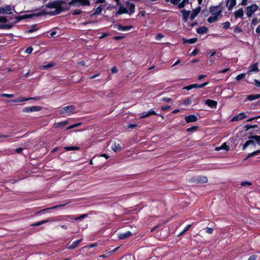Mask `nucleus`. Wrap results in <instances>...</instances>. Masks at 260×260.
Masks as SVG:
<instances>
[{
  "label": "nucleus",
  "mask_w": 260,
  "mask_h": 260,
  "mask_svg": "<svg viewBox=\"0 0 260 260\" xmlns=\"http://www.w3.org/2000/svg\"><path fill=\"white\" fill-rule=\"evenodd\" d=\"M250 144L255 146L256 145L255 140L249 139V140L247 141L243 145V150H245V149Z\"/></svg>",
  "instance_id": "27"
},
{
  "label": "nucleus",
  "mask_w": 260,
  "mask_h": 260,
  "mask_svg": "<svg viewBox=\"0 0 260 260\" xmlns=\"http://www.w3.org/2000/svg\"><path fill=\"white\" fill-rule=\"evenodd\" d=\"M244 14L243 8H240L234 12V16L236 19L241 18Z\"/></svg>",
  "instance_id": "24"
},
{
  "label": "nucleus",
  "mask_w": 260,
  "mask_h": 260,
  "mask_svg": "<svg viewBox=\"0 0 260 260\" xmlns=\"http://www.w3.org/2000/svg\"><path fill=\"white\" fill-rule=\"evenodd\" d=\"M199 52V49L198 48H195L190 53V56H195Z\"/></svg>",
  "instance_id": "54"
},
{
  "label": "nucleus",
  "mask_w": 260,
  "mask_h": 260,
  "mask_svg": "<svg viewBox=\"0 0 260 260\" xmlns=\"http://www.w3.org/2000/svg\"><path fill=\"white\" fill-rule=\"evenodd\" d=\"M76 6H90L89 0H76Z\"/></svg>",
  "instance_id": "20"
},
{
  "label": "nucleus",
  "mask_w": 260,
  "mask_h": 260,
  "mask_svg": "<svg viewBox=\"0 0 260 260\" xmlns=\"http://www.w3.org/2000/svg\"><path fill=\"white\" fill-rule=\"evenodd\" d=\"M258 71V63H255L253 64L250 66L249 68V70L247 72V73H249L250 72H257Z\"/></svg>",
  "instance_id": "21"
},
{
  "label": "nucleus",
  "mask_w": 260,
  "mask_h": 260,
  "mask_svg": "<svg viewBox=\"0 0 260 260\" xmlns=\"http://www.w3.org/2000/svg\"><path fill=\"white\" fill-rule=\"evenodd\" d=\"M46 15V10H44L39 13H31L29 14H24L23 15V19H29L32 18L34 17H39L41 16Z\"/></svg>",
  "instance_id": "10"
},
{
  "label": "nucleus",
  "mask_w": 260,
  "mask_h": 260,
  "mask_svg": "<svg viewBox=\"0 0 260 260\" xmlns=\"http://www.w3.org/2000/svg\"><path fill=\"white\" fill-rule=\"evenodd\" d=\"M64 149L67 151L79 150V147L75 146H67L64 147Z\"/></svg>",
  "instance_id": "40"
},
{
  "label": "nucleus",
  "mask_w": 260,
  "mask_h": 260,
  "mask_svg": "<svg viewBox=\"0 0 260 260\" xmlns=\"http://www.w3.org/2000/svg\"><path fill=\"white\" fill-rule=\"evenodd\" d=\"M222 11L223 9L221 5L216 6H210L209 7V12L212 16L208 18V22L212 23L217 21L219 16L221 15Z\"/></svg>",
  "instance_id": "3"
},
{
  "label": "nucleus",
  "mask_w": 260,
  "mask_h": 260,
  "mask_svg": "<svg viewBox=\"0 0 260 260\" xmlns=\"http://www.w3.org/2000/svg\"><path fill=\"white\" fill-rule=\"evenodd\" d=\"M190 181L197 183H205L208 182V179L206 176H199L192 178Z\"/></svg>",
  "instance_id": "8"
},
{
  "label": "nucleus",
  "mask_w": 260,
  "mask_h": 260,
  "mask_svg": "<svg viewBox=\"0 0 260 260\" xmlns=\"http://www.w3.org/2000/svg\"><path fill=\"white\" fill-rule=\"evenodd\" d=\"M198 128V126H192L189 128H187L186 130L187 132H190L192 131H195Z\"/></svg>",
  "instance_id": "42"
},
{
  "label": "nucleus",
  "mask_w": 260,
  "mask_h": 260,
  "mask_svg": "<svg viewBox=\"0 0 260 260\" xmlns=\"http://www.w3.org/2000/svg\"><path fill=\"white\" fill-rule=\"evenodd\" d=\"M208 28L206 26H202L199 28H198L197 29V32L199 34H206L208 32Z\"/></svg>",
  "instance_id": "29"
},
{
  "label": "nucleus",
  "mask_w": 260,
  "mask_h": 260,
  "mask_svg": "<svg viewBox=\"0 0 260 260\" xmlns=\"http://www.w3.org/2000/svg\"><path fill=\"white\" fill-rule=\"evenodd\" d=\"M157 115V114L152 109L150 110L148 112L145 114V113H142L141 115L140 116V118L141 119H143L148 117H149L151 115Z\"/></svg>",
  "instance_id": "18"
},
{
  "label": "nucleus",
  "mask_w": 260,
  "mask_h": 260,
  "mask_svg": "<svg viewBox=\"0 0 260 260\" xmlns=\"http://www.w3.org/2000/svg\"><path fill=\"white\" fill-rule=\"evenodd\" d=\"M222 25H223V28H224L225 29H227L229 28L231 26V24H230V22H229V21H226V22L223 23Z\"/></svg>",
  "instance_id": "44"
},
{
  "label": "nucleus",
  "mask_w": 260,
  "mask_h": 260,
  "mask_svg": "<svg viewBox=\"0 0 260 260\" xmlns=\"http://www.w3.org/2000/svg\"><path fill=\"white\" fill-rule=\"evenodd\" d=\"M112 149L114 152H117L121 150V147L120 144H116L115 143L114 145L112 146Z\"/></svg>",
  "instance_id": "37"
},
{
  "label": "nucleus",
  "mask_w": 260,
  "mask_h": 260,
  "mask_svg": "<svg viewBox=\"0 0 260 260\" xmlns=\"http://www.w3.org/2000/svg\"><path fill=\"white\" fill-rule=\"evenodd\" d=\"M133 27V25L123 26L121 24H116L114 28H116L118 30L128 31Z\"/></svg>",
  "instance_id": "11"
},
{
  "label": "nucleus",
  "mask_w": 260,
  "mask_h": 260,
  "mask_svg": "<svg viewBox=\"0 0 260 260\" xmlns=\"http://www.w3.org/2000/svg\"><path fill=\"white\" fill-rule=\"evenodd\" d=\"M185 120L186 123H190L196 122L198 120V117L197 116L193 114L189 115L185 117Z\"/></svg>",
  "instance_id": "15"
},
{
  "label": "nucleus",
  "mask_w": 260,
  "mask_h": 260,
  "mask_svg": "<svg viewBox=\"0 0 260 260\" xmlns=\"http://www.w3.org/2000/svg\"><path fill=\"white\" fill-rule=\"evenodd\" d=\"M258 23V19L256 17H254L252 19V21H251V24L252 25H256Z\"/></svg>",
  "instance_id": "57"
},
{
  "label": "nucleus",
  "mask_w": 260,
  "mask_h": 260,
  "mask_svg": "<svg viewBox=\"0 0 260 260\" xmlns=\"http://www.w3.org/2000/svg\"><path fill=\"white\" fill-rule=\"evenodd\" d=\"M189 3V0H183L182 2L179 3L178 6L179 9H182L184 8L186 4Z\"/></svg>",
  "instance_id": "35"
},
{
  "label": "nucleus",
  "mask_w": 260,
  "mask_h": 260,
  "mask_svg": "<svg viewBox=\"0 0 260 260\" xmlns=\"http://www.w3.org/2000/svg\"><path fill=\"white\" fill-rule=\"evenodd\" d=\"M66 204H59V205H55V206H52L50 208H46V209H43V210H41L39 211H37L36 212V214H38L40 213H42V212H44L45 211H46L48 210H50V209H55V208H58V207H63Z\"/></svg>",
  "instance_id": "23"
},
{
  "label": "nucleus",
  "mask_w": 260,
  "mask_h": 260,
  "mask_svg": "<svg viewBox=\"0 0 260 260\" xmlns=\"http://www.w3.org/2000/svg\"><path fill=\"white\" fill-rule=\"evenodd\" d=\"M251 154V156H254L260 154V150L255 151L252 153H250Z\"/></svg>",
  "instance_id": "63"
},
{
  "label": "nucleus",
  "mask_w": 260,
  "mask_h": 260,
  "mask_svg": "<svg viewBox=\"0 0 260 260\" xmlns=\"http://www.w3.org/2000/svg\"><path fill=\"white\" fill-rule=\"evenodd\" d=\"M205 103L211 108H216L217 105V102L216 101L210 99L206 100Z\"/></svg>",
  "instance_id": "17"
},
{
  "label": "nucleus",
  "mask_w": 260,
  "mask_h": 260,
  "mask_svg": "<svg viewBox=\"0 0 260 260\" xmlns=\"http://www.w3.org/2000/svg\"><path fill=\"white\" fill-rule=\"evenodd\" d=\"M42 107L39 106H34L28 107H25L22 109L23 113H30L33 112L40 111L42 109Z\"/></svg>",
  "instance_id": "7"
},
{
  "label": "nucleus",
  "mask_w": 260,
  "mask_h": 260,
  "mask_svg": "<svg viewBox=\"0 0 260 260\" xmlns=\"http://www.w3.org/2000/svg\"><path fill=\"white\" fill-rule=\"evenodd\" d=\"M257 257V255H251L249 258L248 259V260H255L256 259V258Z\"/></svg>",
  "instance_id": "64"
},
{
  "label": "nucleus",
  "mask_w": 260,
  "mask_h": 260,
  "mask_svg": "<svg viewBox=\"0 0 260 260\" xmlns=\"http://www.w3.org/2000/svg\"><path fill=\"white\" fill-rule=\"evenodd\" d=\"M77 112L76 109L74 105H69L61 108L59 110V113L61 114H64L67 113H76Z\"/></svg>",
  "instance_id": "4"
},
{
  "label": "nucleus",
  "mask_w": 260,
  "mask_h": 260,
  "mask_svg": "<svg viewBox=\"0 0 260 260\" xmlns=\"http://www.w3.org/2000/svg\"><path fill=\"white\" fill-rule=\"evenodd\" d=\"M37 30H38V28H36V25H34L31 26V28L27 30V32L29 34L32 33Z\"/></svg>",
  "instance_id": "43"
},
{
  "label": "nucleus",
  "mask_w": 260,
  "mask_h": 260,
  "mask_svg": "<svg viewBox=\"0 0 260 260\" xmlns=\"http://www.w3.org/2000/svg\"><path fill=\"white\" fill-rule=\"evenodd\" d=\"M181 1V0H170V2H171V3H172V4H173L174 5H177L179 4V2Z\"/></svg>",
  "instance_id": "60"
},
{
  "label": "nucleus",
  "mask_w": 260,
  "mask_h": 260,
  "mask_svg": "<svg viewBox=\"0 0 260 260\" xmlns=\"http://www.w3.org/2000/svg\"><path fill=\"white\" fill-rule=\"evenodd\" d=\"M103 9V8L102 6H99L97 8L95 9L93 13H92L90 15V16L92 17L94 15H97L100 14L101 13V12L102 11Z\"/></svg>",
  "instance_id": "32"
},
{
  "label": "nucleus",
  "mask_w": 260,
  "mask_h": 260,
  "mask_svg": "<svg viewBox=\"0 0 260 260\" xmlns=\"http://www.w3.org/2000/svg\"><path fill=\"white\" fill-rule=\"evenodd\" d=\"M14 10V6L6 5L5 7H0V14L10 15L13 13L12 11Z\"/></svg>",
  "instance_id": "5"
},
{
  "label": "nucleus",
  "mask_w": 260,
  "mask_h": 260,
  "mask_svg": "<svg viewBox=\"0 0 260 260\" xmlns=\"http://www.w3.org/2000/svg\"><path fill=\"white\" fill-rule=\"evenodd\" d=\"M198 40V39L196 38H191L189 39H186L185 38H182L183 43V44H194Z\"/></svg>",
  "instance_id": "26"
},
{
  "label": "nucleus",
  "mask_w": 260,
  "mask_h": 260,
  "mask_svg": "<svg viewBox=\"0 0 260 260\" xmlns=\"http://www.w3.org/2000/svg\"><path fill=\"white\" fill-rule=\"evenodd\" d=\"M242 31V30L239 27V26H236L234 29V32L235 33H239Z\"/></svg>",
  "instance_id": "51"
},
{
  "label": "nucleus",
  "mask_w": 260,
  "mask_h": 260,
  "mask_svg": "<svg viewBox=\"0 0 260 260\" xmlns=\"http://www.w3.org/2000/svg\"><path fill=\"white\" fill-rule=\"evenodd\" d=\"M33 51V48L31 47H29L26 49L25 52L27 54H30Z\"/></svg>",
  "instance_id": "53"
},
{
  "label": "nucleus",
  "mask_w": 260,
  "mask_h": 260,
  "mask_svg": "<svg viewBox=\"0 0 260 260\" xmlns=\"http://www.w3.org/2000/svg\"><path fill=\"white\" fill-rule=\"evenodd\" d=\"M111 72L112 74H115V73H117L118 69L116 66H114L111 68Z\"/></svg>",
  "instance_id": "61"
},
{
  "label": "nucleus",
  "mask_w": 260,
  "mask_h": 260,
  "mask_svg": "<svg viewBox=\"0 0 260 260\" xmlns=\"http://www.w3.org/2000/svg\"><path fill=\"white\" fill-rule=\"evenodd\" d=\"M260 98V94H249L247 95L246 97V100L248 101H253L256 99Z\"/></svg>",
  "instance_id": "28"
},
{
  "label": "nucleus",
  "mask_w": 260,
  "mask_h": 260,
  "mask_svg": "<svg viewBox=\"0 0 260 260\" xmlns=\"http://www.w3.org/2000/svg\"><path fill=\"white\" fill-rule=\"evenodd\" d=\"M14 95L13 94H7V93H3L1 95V96L3 97H7V98H12L14 97Z\"/></svg>",
  "instance_id": "55"
},
{
  "label": "nucleus",
  "mask_w": 260,
  "mask_h": 260,
  "mask_svg": "<svg viewBox=\"0 0 260 260\" xmlns=\"http://www.w3.org/2000/svg\"><path fill=\"white\" fill-rule=\"evenodd\" d=\"M38 99V98L37 97H31V98H25L23 96H19V97H17L14 99L9 100L8 102H12V103H19V102L28 101L30 100H37Z\"/></svg>",
  "instance_id": "9"
},
{
  "label": "nucleus",
  "mask_w": 260,
  "mask_h": 260,
  "mask_svg": "<svg viewBox=\"0 0 260 260\" xmlns=\"http://www.w3.org/2000/svg\"><path fill=\"white\" fill-rule=\"evenodd\" d=\"M170 108H171V107L168 105L162 106L161 107V110L163 111H166L168 110Z\"/></svg>",
  "instance_id": "56"
},
{
  "label": "nucleus",
  "mask_w": 260,
  "mask_h": 260,
  "mask_svg": "<svg viewBox=\"0 0 260 260\" xmlns=\"http://www.w3.org/2000/svg\"><path fill=\"white\" fill-rule=\"evenodd\" d=\"M132 235V233L129 231H127L125 233L120 234L118 236V237L120 239H124L129 237Z\"/></svg>",
  "instance_id": "25"
},
{
  "label": "nucleus",
  "mask_w": 260,
  "mask_h": 260,
  "mask_svg": "<svg viewBox=\"0 0 260 260\" xmlns=\"http://www.w3.org/2000/svg\"><path fill=\"white\" fill-rule=\"evenodd\" d=\"M77 220V216L73 215H64V216H59L58 217H51L50 218H48L46 220H43L42 221H39L38 222L32 223L30 224V226H39L42 224L47 223L48 222H55L59 220Z\"/></svg>",
  "instance_id": "2"
},
{
  "label": "nucleus",
  "mask_w": 260,
  "mask_h": 260,
  "mask_svg": "<svg viewBox=\"0 0 260 260\" xmlns=\"http://www.w3.org/2000/svg\"><path fill=\"white\" fill-rule=\"evenodd\" d=\"M213 231H214V229L213 228H207L206 229V233L209 234H213Z\"/></svg>",
  "instance_id": "52"
},
{
  "label": "nucleus",
  "mask_w": 260,
  "mask_h": 260,
  "mask_svg": "<svg viewBox=\"0 0 260 260\" xmlns=\"http://www.w3.org/2000/svg\"><path fill=\"white\" fill-rule=\"evenodd\" d=\"M237 0H226V6L228 8V10L231 11L236 5Z\"/></svg>",
  "instance_id": "13"
},
{
  "label": "nucleus",
  "mask_w": 260,
  "mask_h": 260,
  "mask_svg": "<svg viewBox=\"0 0 260 260\" xmlns=\"http://www.w3.org/2000/svg\"><path fill=\"white\" fill-rule=\"evenodd\" d=\"M54 66H55L54 62H50L47 65L43 66L42 67V69H44V70H47L51 67H54Z\"/></svg>",
  "instance_id": "39"
},
{
  "label": "nucleus",
  "mask_w": 260,
  "mask_h": 260,
  "mask_svg": "<svg viewBox=\"0 0 260 260\" xmlns=\"http://www.w3.org/2000/svg\"><path fill=\"white\" fill-rule=\"evenodd\" d=\"M247 117L245 113L242 112L237 115L236 116H234L232 119V121H237L239 120H241Z\"/></svg>",
  "instance_id": "16"
},
{
  "label": "nucleus",
  "mask_w": 260,
  "mask_h": 260,
  "mask_svg": "<svg viewBox=\"0 0 260 260\" xmlns=\"http://www.w3.org/2000/svg\"><path fill=\"white\" fill-rule=\"evenodd\" d=\"M248 139L255 140V144L257 143L258 145H260V136H249Z\"/></svg>",
  "instance_id": "33"
},
{
  "label": "nucleus",
  "mask_w": 260,
  "mask_h": 260,
  "mask_svg": "<svg viewBox=\"0 0 260 260\" xmlns=\"http://www.w3.org/2000/svg\"><path fill=\"white\" fill-rule=\"evenodd\" d=\"M82 239H79L74 241L70 245H69L67 248L69 249H73L76 247H78L79 243L82 241Z\"/></svg>",
  "instance_id": "22"
},
{
  "label": "nucleus",
  "mask_w": 260,
  "mask_h": 260,
  "mask_svg": "<svg viewBox=\"0 0 260 260\" xmlns=\"http://www.w3.org/2000/svg\"><path fill=\"white\" fill-rule=\"evenodd\" d=\"M68 123V121H62L55 123V127H63Z\"/></svg>",
  "instance_id": "34"
},
{
  "label": "nucleus",
  "mask_w": 260,
  "mask_h": 260,
  "mask_svg": "<svg viewBox=\"0 0 260 260\" xmlns=\"http://www.w3.org/2000/svg\"><path fill=\"white\" fill-rule=\"evenodd\" d=\"M180 12L182 17H189L190 14V11L185 9L181 10Z\"/></svg>",
  "instance_id": "36"
},
{
  "label": "nucleus",
  "mask_w": 260,
  "mask_h": 260,
  "mask_svg": "<svg viewBox=\"0 0 260 260\" xmlns=\"http://www.w3.org/2000/svg\"><path fill=\"white\" fill-rule=\"evenodd\" d=\"M201 10L200 6H198L196 9H193L190 14V19L192 20H193L199 14Z\"/></svg>",
  "instance_id": "14"
},
{
  "label": "nucleus",
  "mask_w": 260,
  "mask_h": 260,
  "mask_svg": "<svg viewBox=\"0 0 260 260\" xmlns=\"http://www.w3.org/2000/svg\"><path fill=\"white\" fill-rule=\"evenodd\" d=\"M13 26V23L9 24H0V29H10Z\"/></svg>",
  "instance_id": "30"
},
{
  "label": "nucleus",
  "mask_w": 260,
  "mask_h": 260,
  "mask_svg": "<svg viewBox=\"0 0 260 260\" xmlns=\"http://www.w3.org/2000/svg\"><path fill=\"white\" fill-rule=\"evenodd\" d=\"M82 11L79 9H76L72 13L73 15H77L81 14L82 13Z\"/></svg>",
  "instance_id": "48"
},
{
  "label": "nucleus",
  "mask_w": 260,
  "mask_h": 260,
  "mask_svg": "<svg viewBox=\"0 0 260 260\" xmlns=\"http://www.w3.org/2000/svg\"><path fill=\"white\" fill-rule=\"evenodd\" d=\"M251 154V156H254L260 154V150L255 151L252 153H250Z\"/></svg>",
  "instance_id": "62"
},
{
  "label": "nucleus",
  "mask_w": 260,
  "mask_h": 260,
  "mask_svg": "<svg viewBox=\"0 0 260 260\" xmlns=\"http://www.w3.org/2000/svg\"><path fill=\"white\" fill-rule=\"evenodd\" d=\"M66 2L62 0L55 1L52 2H49L46 5V7L49 9H55L54 11L46 12V15H50L51 16H54L60 14L61 12L65 10H69V8H66L64 9L61 6L63 4H66Z\"/></svg>",
  "instance_id": "1"
},
{
  "label": "nucleus",
  "mask_w": 260,
  "mask_h": 260,
  "mask_svg": "<svg viewBox=\"0 0 260 260\" xmlns=\"http://www.w3.org/2000/svg\"><path fill=\"white\" fill-rule=\"evenodd\" d=\"M245 76V73L240 74H239L237 76L236 79L237 80L239 81L241 79H242L243 78H244Z\"/></svg>",
  "instance_id": "45"
},
{
  "label": "nucleus",
  "mask_w": 260,
  "mask_h": 260,
  "mask_svg": "<svg viewBox=\"0 0 260 260\" xmlns=\"http://www.w3.org/2000/svg\"><path fill=\"white\" fill-rule=\"evenodd\" d=\"M193 95H192L190 98H188L183 101L182 104L185 106H187L191 103V99Z\"/></svg>",
  "instance_id": "38"
},
{
  "label": "nucleus",
  "mask_w": 260,
  "mask_h": 260,
  "mask_svg": "<svg viewBox=\"0 0 260 260\" xmlns=\"http://www.w3.org/2000/svg\"><path fill=\"white\" fill-rule=\"evenodd\" d=\"M258 7L255 4L248 6L246 9V13L248 17L252 16V14L257 10Z\"/></svg>",
  "instance_id": "6"
},
{
  "label": "nucleus",
  "mask_w": 260,
  "mask_h": 260,
  "mask_svg": "<svg viewBox=\"0 0 260 260\" xmlns=\"http://www.w3.org/2000/svg\"><path fill=\"white\" fill-rule=\"evenodd\" d=\"M241 185L242 186H250L252 185V183L249 181H242L241 183Z\"/></svg>",
  "instance_id": "46"
},
{
  "label": "nucleus",
  "mask_w": 260,
  "mask_h": 260,
  "mask_svg": "<svg viewBox=\"0 0 260 260\" xmlns=\"http://www.w3.org/2000/svg\"><path fill=\"white\" fill-rule=\"evenodd\" d=\"M8 19L5 16H0V23H6Z\"/></svg>",
  "instance_id": "50"
},
{
  "label": "nucleus",
  "mask_w": 260,
  "mask_h": 260,
  "mask_svg": "<svg viewBox=\"0 0 260 260\" xmlns=\"http://www.w3.org/2000/svg\"><path fill=\"white\" fill-rule=\"evenodd\" d=\"M15 18L16 19V21H15V23H17L21 21L22 20L24 19L23 15L15 16Z\"/></svg>",
  "instance_id": "47"
},
{
  "label": "nucleus",
  "mask_w": 260,
  "mask_h": 260,
  "mask_svg": "<svg viewBox=\"0 0 260 260\" xmlns=\"http://www.w3.org/2000/svg\"><path fill=\"white\" fill-rule=\"evenodd\" d=\"M88 215L87 214H84L80 215L79 216H77V220H82L84 219L85 218L87 217Z\"/></svg>",
  "instance_id": "49"
},
{
  "label": "nucleus",
  "mask_w": 260,
  "mask_h": 260,
  "mask_svg": "<svg viewBox=\"0 0 260 260\" xmlns=\"http://www.w3.org/2000/svg\"><path fill=\"white\" fill-rule=\"evenodd\" d=\"M191 226V224H188V225H187L184 228V229L181 232H180V233L179 234L178 237L183 235L186 231H187L190 228Z\"/></svg>",
  "instance_id": "41"
},
{
  "label": "nucleus",
  "mask_w": 260,
  "mask_h": 260,
  "mask_svg": "<svg viewBox=\"0 0 260 260\" xmlns=\"http://www.w3.org/2000/svg\"><path fill=\"white\" fill-rule=\"evenodd\" d=\"M221 149L225 150L226 151H229L230 150V147L226 144L225 143H223L221 146L216 147L215 148V150L217 151L220 150Z\"/></svg>",
  "instance_id": "31"
},
{
  "label": "nucleus",
  "mask_w": 260,
  "mask_h": 260,
  "mask_svg": "<svg viewBox=\"0 0 260 260\" xmlns=\"http://www.w3.org/2000/svg\"><path fill=\"white\" fill-rule=\"evenodd\" d=\"M161 101H163V102H170V101H172V99L170 98L165 97V98H162L161 99Z\"/></svg>",
  "instance_id": "58"
},
{
  "label": "nucleus",
  "mask_w": 260,
  "mask_h": 260,
  "mask_svg": "<svg viewBox=\"0 0 260 260\" xmlns=\"http://www.w3.org/2000/svg\"><path fill=\"white\" fill-rule=\"evenodd\" d=\"M125 5L128 8V14L130 15L134 14L135 12V5L133 3H131L129 2H126L125 3Z\"/></svg>",
  "instance_id": "12"
},
{
  "label": "nucleus",
  "mask_w": 260,
  "mask_h": 260,
  "mask_svg": "<svg viewBox=\"0 0 260 260\" xmlns=\"http://www.w3.org/2000/svg\"><path fill=\"white\" fill-rule=\"evenodd\" d=\"M164 35L161 34V33H159V34H157L155 37V39L156 40H160L161 39H162L163 37H164Z\"/></svg>",
  "instance_id": "59"
},
{
  "label": "nucleus",
  "mask_w": 260,
  "mask_h": 260,
  "mask_svg": "<svg viewBox=\"0 0 260 260\" xmlns=\"http://www.w3.org/2000/svg\"><path fill=\"white\" fill-rule=\"evenodd\" d=\"M128 11L126 8L120 6L118 11L115 14V16H117L119 15H121L123 14H128Z\"/></svg>",
  "instance_id": "19"
}]
</instances>
